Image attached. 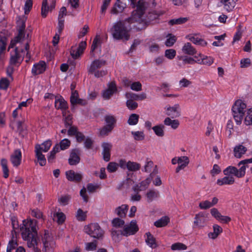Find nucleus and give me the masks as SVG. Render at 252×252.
Segmentation results:
<instances>
[{
	"label": "nucleus",
	"instance_id": "1",
	"mask_svg": "<svg viewBox=\"0 0 252 252\" xmlns=\"http://www.w3.org/2000/svg\"><path fill=\"white\" fill-rule=\"evenodd\" d=\"M36 220H35L26 221H23V226L20 229L23 238L27 241V245L29 248L33 247L34 252H40V250L35 247L36 244V236L37 235L36 229Z\"/></svg>",
	"mask_w": 252,
	"mask_h": 252
},
{
	"label": "nucleus",
	"instance_id": "2",
	"mask_svg": "<svg viewBox=\"0 0 252 252\" xmlns=\"http://www.w3.org/2000/svg\"><path fill=\"white\" fill-rule=\"evenodd\" d=\"M133 22L128 20V18L124 20H120L114 23L110 30L112 37L116 40L127 41L130 38V31L131 30V24Z\"/></svg>",
	"mask_w": 252,
	"mask_h": 252
},
{
	"label": "nucleus",
	"instance_id": "3",
	"mask_svg": "<svg viewBox=\"0 0 252 252\" xmlns=\"http://www.w3.org/2000/svg\"><path fill=\"white\" fill-rule=\"evenodd\" d=\"M246 108V104L240 99L236 101L233 105L232 108L233 115L237 125L241 124Z\"/></svg>",
	"mask_w": 252,
	"mask_h": 252
},
{
	"label": "nucleus",
	"instance_id": "4",
	"mask_svg": "<svg viewBox=\"0 0 252 252\" xmlns=\"http://www.w3.org/2000/svg\"><path fill=\"white\" fill-rule=\"evenodd\" d=\"M105 125L99 129V135L105 136L110 133L116 126L117 119L112 115H106L104 117Z\"/></svg>",
	"mask_w": 252,
	"mask_h": 252
},
{
	"label": "nucleus",
	"instance_id": "5",
	"mask_svg": "<svg viewBox=\"0 0 252 252\" xmlns=\"http://www.w3.org/2000/svg\"><path fill=\"white\" fill-rule=\"evenodd\" d=\"M147 7V3L143 0H139L136 5V9L132 12L131 16L128 18L133 23L138 22L142 19Z\"/></svg>",
	"mask_w": 252,
	"mask_h": 252
},
{
	"label": "nucleus",
	"instance_id": "6",
	"mask_svg": "<svg viewBox=\"0 0 252 252\" xmlns=\"http://www.w3.org/2000/svg\"><path fill=\"white\" fill-rule=\"evenodd\" d=\"M85 232L91 237L97 239H102L104 231L97 223H91L84 227Z\"/></svg>",
	"mask_w": 252,
	"mask_h": 252
},
{
	"label": "nucleus",
	"instance_id": "7",
	"mask_svg": "<svg viewBox=\"0 0 252 252\" xmlns=\"http://www.w3.org/2000/svg\"><path fill=\"white\" fill-rule=\"evenodd\" d=\"M24 58V49H14V52L11 53L9 63L11 65L19 66L21 64Z\"/></svg>",
	"mask_w": 252,
	"mask_h": 252
},
{
	"label": "nucleus",
	"instance_id": "8",
	"mask_svg": "<svg viewBox=\"0 0 252 252\" xmlns=\"http://www.w3.org/2000/svg\"><path fill=\"white\" fill-rule=\"evenodd\" d=\"M223 173L225 176L233 175L237 178H242L245 175V166H242L238 169L234 166H229L223 171Z\"/></svg>",
	"mask_w": 252,
	"mask_h": 252
},
{
	"label": "nucleus",
	"instance_id": "9",
	"mask_svg": "<svg viewBox=\"0 0 252 252\" xmlns=\"http://www.w3.org/2000/svg\"><path fill=\"white\" fill-rule=\"evenodd\" d=\"M139 230L138 226L135 220H132L130 224L125 225L123 230H120L121 235L128 236L135 234Z\"/></svg>",
	"mask_w": 252,
	"mask_h": 252
},
{
	"label": "nucleus",
	"instance_id": "10",
	"mask_svg": "<svg viewBox=\"0 0 252 252\" xmlns=\"http://www.w3.org/2000/svg\"><path fill=\"white\" fill-rule=\"evenodd\" d=\"M81 151L79 149L72 150L68 158V163L70 165H76L80 162Z\"/></svg>",
	"mask_w": 252,
	"mask_h": 252
},
{
	"label": "nucleus",
	"instance_id": "11",
	"mask_svg": "<svg viewBox=\"0 0 252 252\" xmlns=\"http://www.w3.org/2000/svg\"><path fill=\"white\" fill-rule=\"evenodd\" d=\"M180 113V108L179 104H177L173 106H168L166 108V114L172 119L179 117L181 115Z\"/></svg>",
	"mask_w": 252,
	"mask_h": 252
},
{
	"label": "nucleus",
	"instance_id": "12",
	"mask_svg": "<svg viewBox=\"0 0 252 252\" xmlns=\"http://www.w3.org/2000/svg\"><path fill=\"white\" fill-rule=\"evenodd\" d=\"M65 175L68 181L76 183L80 182L83 178L81 174L76 173L72 170L66 171Z\"/></svg>",
	"mask_w": 252,
	"mask_h": 252
},
{
	"label": "nucleus",
	"instance_id": "13",
	"mask_svg": "<svg viewBox=\"0 0 252 252\" xmlns=\"http://www.w3.org/2000/svg\"><path fill=\"white\" fill-rule=\"evenodd\" d=\"M106 64V61L102 60H95L94 61L90 66L88 68V72L90 74L96 71L97 69L101 68Z\"/></svg>",
	"mask_w": 252,
	"mask_h": 252
},
{
	"label": "nucleus",
	"instance_id": "14",
	"mask_svg": "<svg viewBox=\"0 0 252 252\" xmlns=\"http://www.w3.org/2000/svg\"><path fill=\"white\" fill-rule=\"evenodd\" d=\"M35 156L37 159V161L40 166H44L46 163V160L45 156L42 154L41 145L36 144L35 146Z\"/></svg>",
	"mask_w": 252,
	"mask_h": 252
},
{
	"label": "nucleus",
	"instance_id": "15",
	"mask_svg": "<svg viewBox=\"0 0 252 252\" xmlns=\"http://www.w3.org/2000/svg\"><path fill=\"white\" fill-rule=\"evenodd\" d=\"M103 149L102 154L103 155V158L105 161H108L110 159V151L112 147L111 143L107 142H104L102 144Z\"/></svg>",
	"mask_w": 252,
	"mask_h": 252
},
{
	"label": "nucleus",
	"instance_id": "16",
	"mask_svg": "<svg viewBox=\"0 0 252 252\" xmlns=\"http://www.w3.org/2000/svg\"><path fill=\"white\" fill-rule=\"evenodd\" d=\"M45 69V63L44 61H40L38 63L33 65L32 72L33 75H37L44 72Z\"/></svg>",
	"mask_w": 252,
	"mask_h": 252
},
{
	"label": "nucleus",
	"instance_id": "17",
	"mask_svg": "<svg viewBox=\"0 0 252 252\" xmlns=\"http://www.w3.org/2000/svg\"><path fill=\"white\" fill-rule=\"evenodd\" d=\"M22 153L20 149H16L10 156V161L14 166H18L21 162Z\"/></svg>",
	"mask_w": 252,
	"mask_h": 252
},
{
	"label": "nucleus",
	"instance_id": "18",
	"mask_svg": "<svg viewBox=\"0 0 252 252\" xmlns=\"http://www.w3.org/2000/svg\"><path fill=\"white\" fill-rule=\"evenodd\" d=\"M116 85L114 82H111L109 83L108 88L104 91L103 93V97L108 99L110 97L117 91Z\"/></svg>",
	"mask_w": 252,
	"mask_h": 252
},
{
	"label": "nucleus",
	"instance_id": "19",
	"mask_svg": "<svg viewBox=\"0 0 252 252\" xmlns=\"http://www.w3.org/2000/svg\"><path fill=\"white\" fill-rule=\"evenodd\" d=\"M126 7V4L123 3L120 0H117L116 3L111 9V12L113 14H118L123 11Z\"/></svg>",
	"mask_w": 252,
	"mask_h": 252
},
{
	"label": "nucleus",
	"instance_id": "20",
	"mask_svg": "<svg viewBox=\"0 0 252 252\" xmlns=\"http://www.w3.org/2000/svg\"><path fill=\"white\" fill-rule=\"evenodd\" d=\"M186 38L195 45H200L202 47H205L207 45V41L204 39L199 38L195 35H188L186 36Z\"/></svg>",
	"mask_w": 252,
	"mask_h": 252
},
{
	"label": "nucleus",
	"instance_id": "21",
	"mask_svg": "<svg viewBox=\"0 0 252 252\" xmlns=\"http://www.w3.org/2000/svg\"><path fill=\"white\" fill-rule=\"evenodd\" d=\"M235 182L234 178L233 176H226L221 179L217 180V184L219 186L231 185Z\"/></svg>",
	"mask_w": 252,
	"mask_h": 252
},
{
	"label": "nucleus",
	"instance_id": "22",
	"mask_svg": "<svg viewBox=\"0 0 252 252\" xmlns=\"http://www.w3.org/2000/svg\"><path fill=\"white\" fill-rule=\"evenodd\" d=\"M127 99H131L133 100H142L146 98V94L142 93L140 94H137L133 93H126L125 94Z\"/></svg>",
	"mask_w": 252,
	"mask_h": 252
},
{
	"label": "nucleus",
	"instance_id": "23",
	"mask_svg": "<svg viewBox=\"0 0 252 252\" xmlns=\"http://www.w3.org/2000/svg\"><path fill=\"white\" fill-rule=\"evenodd\" d=\"M55 106L56 109L65 111L68 108L67 102L63 98L56 99L55 102Z\"/></svg>",
	"mask_w": 252,
	"mask_h": 252
},
{
	"label": "nucleus",
	"instance_id": "24",
	"mask_svg": "<svg viewBox=\"0 0 252 252\" xmlns=\"http://www.w3.org/2000/svg\"><path fill=\"white\" fill-rule=\"evenodd\" d=\"M128 209V205L123 204L121 206L117 207L115 210V212L119 217L124 218L126 215Z\"/></svg>",
	"mask_w": 252,
	"mask_h": 252
},
{
	"label": "nucleus",
	"instance_id": "25",
	"mask_svg": "<svg viewBox=\"0 0 252 252\" xmlns=\"http://www.w3.org/2000/svg\"><path fill=\"white\" fill-rule=\"evenodd\" d=\"M147 236L145 239L146 243L151 248L154 249L157 247L158 245L156 240L154 236L149 232L146 233Z\"/></svg>",
	"mask_w": 252,
	"mask_h": 252
},
{
	"label": "nucleus",
	"instance_id": "26",
	"mask_svg": "<svg viewBox=\"0 0 252 252\" xmlns=\"http://www.w3.org/2000/svg\"><path fill=\"white\" fill-rule=\"evenodd\" d=\"M182 51L184 54L189 55H193L196 53L195 49L189 42H187L184 44L182 48Z\"/></svg>",
	"mask_w": 252,
	"mask_h": 252
},
{
	"label": "nucleus",
	"instance_id": "27",
	"mask_svg": "<svg viewBox=\"0 0 252 252\" xmlns=\"http://www.w3.org/2000/svg\"><path fill=\"white\" fill-rule=\"evenodd\" d=\"M51 239L52 238L49 235L48 231L45 230L44 234L42 238V241L45 249L51 247L52 244L53 243V242L51 241Z\"/></svg>",
	"mask_w": 252,
	"mask_h": 252
},
{
	"label": "nucleus",
	"instance_id": "28",
	"mask_svg": "<svg viewBox=\"0 0 252 252\" xmlns=\"http://www.w3.org/2000/svg\"><path fill=\"white\" fill-rule=\"evenodd\" d=\"M199 56L201 58V59H198V57L195 56V58L197 59V63H198L211 65L214 62L213 59L210 57H204V56L200 54H199Z\"/></svg>",
	"mask_w": 252,
	"mask_h": 252
},
{
	"label": "nucleus",
	"instance_id": "29",
	"mask_svg": "<svg viewBox=\"0 0 252 252\" xmlns=\"http://www.w3.org/2000/svg\"><path fill=\"white\" fill-rule=\"evenodd\" d=\"M246 151L247 148L243 145L237 146L234 149V156L237 158H240Z\"/></svg>",
	"mask_w": 252,
	"mask_h": 252
},
{
	"label": "nucleus",
	"instance_id": "30",
	"mask_svg": "<svg viewBox=\"0 0 252 252\" xmlns=\"http://www.w3.org/2000/svg\"><path fill=\"white\" fill-rule=\"evenodd\" d=\"M237 0H222L221 2L224 4V8L228 12L233 10Z\"/></svg>",
	"mask_w": 252,
	"mask_h": 252
},
{
	"label": "nucleus",
	"instance_id": "31",
	"mask_svg": "<svg viewBox=\"0 0 252 252\" xmlns=\"http://www.w3.org/2000/svg\"><path fill=\"white\" fill-rule=\"evenodd\" d=\"M164 124L170 126L173 129H175L179 126V121L178 120H171L170 118L167 117L164 120Z\"/></svg>",
	"mask_w": 252,
	"mask_h": 252
},
{
	"label": "nucleus",
	"instance_id": "32",
	"mask_svg": "<svg viewBox=\"0 0 252 252\" xmlns=\"http://www.w3.org/2000/svg\"><path fill=\"white\" fill-rule=\"evenodd\" d=\"M169 220L170 219L168 217H162L154 222V225L157 227H164L168 223Z\"/></svg>",
	"mask_w": 252,
	"mask_h": 252
},
{
	"label": "nucleus",
	"instance_id": "33",
	"mask_svg": "<svg viewBox=\"0 0 252 252\" xmlns=\"http://www.w3.org/2000/svg\"><path fill=\"white\" fill-rule=\"evenodd\" d=\"M213 230V232H210L208 234V236L213 239H216L222 232V228L217 224L214 225Z\"/></svg>",
	"mask_w": 252,
	"mask_h": 252
},
{
	"label": "nucleus",
	"instance_id": "34",
	"mask_svg": "<svg viewBox=\"0 0 252 252\" xmlns=\"http://www.w3.org/2000/svg\"><path fill=\"white\" fill-rule=\"evenodd\" d=\"M127 169L131 171H136L140 169L141 165L135 162L128 161L126 164Z\"/></svg>",
	"mask_w": 252,
	"mask_h": 252
},
{
	"label": "nucleus",
	"instance_id": "35",
	"mask_svg": "<svg viewBox=\"0 0 252 252\" xmlns=\"http://www.w3.org/2000/svg\"><path fill=\"white\" fill-rule=\"evenodd\" d=\"M189 20L188 17H180L177 19H173L169 21L168 24L173 26L174 25H181L186 23Z\"/></svg>",
	"mask_w": 252,
	"mask_h": 252
},
{
	"label": "nucleus",
	"instance_id": "36",
	"mask_svg": "<svg viewBox=\"0 0 252 252\" xmlns=\"http://www.w3.org/2000/svg\"><path fill=\"white\" fill-rule=\"evenodd\" d=\"M25 28V22L23 20L20 21L18 25V38L19 37H21L23 38H24Z\"/></svg>",
	"mask_w": 252,
	"mask_h": 252
},
{
	"label": "nucleus",
	"instance_id": "37",
	"mask_svg": "<svg viewBox=\"0 0 252 252\" xmlns=\"http://www.w3.org/2000/svg\"><path fill=\"white\" fill-rule=\"evenodd\" d=\"M100 37L99 35H96L95 37L94 38L91 49V54L92 56H94V51L97 48L98 45H100Z\"/></svg>",
	"mask_w": 252,
	"mask_h": 252
},
{
	"label": "nucleus",
	"instance_id": "38",
	"mask_svg": "<svg viewBox=\"0 0 252 252\" xmlns=\"http://www.w3.org/2000/svg\"><path fill=\"white\" fill-rule=\"evenodd\" d=\"M147 201L148 202H152L154 199L158 197L159 192L158 191L155 190H150L146 194Z\"/></svg>",
	"mask_w": 252,
	"mask_h": 252
},
{
	"label": "nucleus",
	"instance_id": "39",
	"mask_svg": "<svg viewBox=\"0 0 252 252\" xmlns=\"http://www.w3.org/2000/svg\"><path fill=\"white\" fill-rule=\"evenodd\" d=\"M155 134L159 137H162L164 135V126L162 125L156 126L152 127Z\"/></svg>",
	"mask_w": 252,
	"mask_h": 252
},
{
	"label": "nucleus",
	"instance_id": "40",
	"mask_svg": "<svg viewBox=\"0 0 252 252\" xmlns=\"http://www.w3.org/2000/svg\"><path fill=\"white\" fill-rule=\"evenodd\" d=\"M0 163L2 168L3 177L4 178H7L9 176V169L7 167V160L5 158H2L1 159Z\"/></svg>",
	"mask_w": 252,
	"mask_h": 252
},
{
	"label": "nucleus",
	"instance_id": "41",
	"mask_svg": "<svg viewBox=\"0 0 252 252\" xmlns=\"http://www.w3.org/2000/svg\"><path fill=\"white\" fill-rule=\"evenodd\" d=\"M50 10L49 6H48V0H43L41 6V15L43 18H45Z\"/></svg>",
	"mask_w": 252,
	"mask_h": 252
},
{
	"label": "nucleus",
	"instance_id": "42",
	"mask_svg": "<svg viewBox=\"0 0 252 252\" xmlns=\"http://www.w3.org/2000/svg\"><path fill=\"white\" fill-rule=\"evenodd\" d=\"M139 116L136 114H131L127 120V123L131 126L136 125L139 120Z\"/></svg>",
	"mask_w": 252,
	"mask_h": 252
},
{
	"label": "nucleus",
	"instance_id": "43",
	"mask_svg": "<svg viewBox=\"0 0 252 252\" xmlns=\"http://www.w3.org/2000/svg\"><path fill=\"white\" fill-rule=\"evenodd\" d=\"M162 14V13L158 12L155 11H151L148 13L147 15V19L149 22H152L156 19H157L158 17Z\"/></svg>",
	"mask_w": 252,
	"mask_h": 252
},
{
	"label": "nucleus",
	"instance_id": "44",
	"mask_svg": "<svg viewBox=\"0 0 252 252\" xmlns=\"http://www.w3.org/2000/svg\"><path fill=\"white\" fill-rule=\"evenodd\" d=\"M178 58L180 60H182L184 64H193L195 63H197V60L195 61L191 57H188L187 56H178Z\"/></svg>",
	"mask_w": 252,
	"mask_h": 252
},
{
	"label": "nucleus",
	"instance_id": "45",
	"mask_svg": "<svg viewBox=\"0 0 252 252\" xmlns=\"http://www.w3.org/2000/svg\"><path fill=\"white\" fill-rule=\"evenodd\" d=\"M244 123L247 126L252 125V108L248 110L245 118Z\"/></svg>",
	"mask_w": 252,
	"mask_h": 252
},
{
	"label": "nucleus",
	"instance_id": "46",
	"mask_svg": "<svg viewBox=\"0 0 252 252\" xmlns=\"http://www.w3.org/2000/svg\"><path fill=\"white\" fill-rule=\"evenodd\" d=\"M112 224L115 227H122L125 224V221L119 218H114L112 221Z\"/></svg>",
	"mask_w": 252,
	"mask_h": 252
},
{
	"label": "nucleus",
	"instance_id": "47",
	"mask_svg": "<svg viewBox=\"0 0 252 252\" xmlns=\"http://www.w3.org/2000/svg\"><path fill=\"white\" fill-rule=\"evenodd\" d=\"M87 212H84L81 209L77 210L76 217L79 221H84L87 218Z\"/></svg>",
	"mask_w": 252,
	"mask_h": 252
},
{
	"label": "nucleus",
	"instance_id": "48",
	"mask_svg": "<svg viewBox=\"0 0 252 252\" xmlns=\"http://www.w3.org/2000/svg\"><path fill=\"white\" fill-rule=\"evenodd\" d=\"M126 105L129 110H133L137 108L138 103L131 99H127Z\"/></svg>",
	"mask_w": 252,
	"mask_h": 252
},
{
	"label": "nucleus",
	"instance_id": "49",
	"mask_svg": "<svg viewBox=\"0 0 252 252\" xmlns=\"http://www.w3.org/2000/svg\"><path fill=\"white\" fill-rule=\"evenodd\" d=\"M79 98L78 93L77 91H72L70 97V101L72 105H76V101Z\"/></svg>",
	"mask_w": 252,
	"mask_h": 252
},
{
	"label": "nucleus",
	"instance_id": "50",
	"mask_svg": "<svg viewBox=\"0 0 252 252\" xmlns=\"http://www.w3.org/2000/svg\"><path fill=\"white\" fill-rule=\"evenodd\" d=\"M171 249L172 250H186L187 247L184 244L181 243H176L172 245Z\"/></svg>",
	"mask_w": 252,
	"mask_h": 252
},
{
	"label": "nucleus",
	"instance_id": "51",
	"mask_svg": "<svg viewBox=\"0 0 252 252\" xmlns=\"http://www.w3.org/2000/svg\"><path fill=\"white\" fill-rule=\"evenodd\" d=\"M131 134L133 136L134 139L137 141L142 140L145 137L144 133L142 131H132Z\"/></svg>",
	"mask_w": 252,
	"mask_h": 252
},
{
	"label": "nucleus",
	"instance_id": "52",
	"mask_svg": "<svg viewBox=\"0 0 252 252\" xmlns=\"http://www.w3.org/2000/svg\"><path fill=\"white\" fill-rule=\"evenodd\" d=\"M41 145V152H47L52 145V141L50 140H46L42 143Z\"/></svg>",
	"mask_w": 252,
	"mask_h": 252
},
{
	"label": "nucleus",
	"instance_id": "53",
	"mask_svg": "<svg viewBox=\"0 0 252 252\" xmlns=\"http://www.w3.org/2000/svg\"><path fill=\"white\" fill-rule=\"evenodd\" d=\"M70 198L69 195H63L58 198V201L61 205L65 206L68 204Z\"/></svg>",
	"mask_w": 252,
	"mask_h": 252
},
{
	"label": "nucleus",
	"instance_id": "54",
	"mask_svg": "<svg viewBox=\"0 0 252 252\" xmlns=\"http://www.w3.org/2000/svg\"><path fill=\"white\" fill-rule=\"evenodd\" d=\"M70 145V141L68 139H64L60 143V149L62 150H64L69 148Z\"/></svg>",
	"mask_w": 252,
	"mask_h": 252
},
{
	"label": "nucleus",
	"instance_id": "55",
	"mask_svg": "<svg viewBox=\"0 0 252 252\" xmlns=\"http://www.w3.org/2000/svg\"><path fill=\"white\" fill-rule=\"evenodd\" d=\"M176 54V52L174 49H167L165 51V57L169 60L174 58Z\"/></svg>",
	"mask_w": 252,
	"mask_h": 252
},
{
	"label": "nucleus",
	"instance_id": "56",
	"mask_svg": "<svg viewBox=\"0 0 252 252\" xmlns=\"http://www.w3.org/2000/svg\"><path fill=\"white\" fill-rule=\"evenodd\" d=\"M97 241L94 240L92 242L87 243L86 244V250L87 251L95 250L97 247Z\"/></svg>",
	"mask_w": 252,
	"mask_h": 252
},
{
	"label": "nucleus",
	"instance_id": "57",
	"mask_svg": "<svg viewBox=\"0 0 252 252\" xmlns=\"http://www.w3.org/2000/svg\"><path fill=\"white\" fill-rule=\"evenodd\" d=\"M119 164L116 162H111L109 163L107 169L109 172H115L118 168Z\"/></svg>",
	"mask_w": 252,
	"mask_h": 252
},
{
	"label": "nucleus",
	"instance_id": "58",
	"mask_svg": "<svg viewBox=\"0 0 252 252\" xmlns=\"http://www.w3.org/2000/svg\"><path fill=\"white\" fill-rule=\"evenodd\" d=\"M130 89L134 91H140L142 90V84L139 81L133 82L131 85Z\"/></svg>",
	"mask_w": 252,
	"mask_h": 252
},
{
	"label": "nucleus",
	"instance_id": "59",
	"mask_svg": "<svg viewBox=\"0 0 252 252\" xmlns=\"http://www.w3.org/2000/svg\"><path fill=\"white\" fill-rule=\"evenodd\" d=\"M9 85V81L6 78H2L0 80V89L6 90Z\"/></svg>",
	"mask_w": 252,
	"mask_h": 252
},
{
	"label": "nucleus",
	"instance_id": "60",
	"mask_svg": "<svg viewBox=\"0 0 252 252\" xmlns=\"http://www.w3.org/2000/svg\"><path fill=\"white\" fill-rule=\"evenodd\" d=\"M70 52L71 57L74 59H77L82 54L80 51L77 49V48H75L73 47H71Z\"/></svg>",
	"mask_w": 252,
	"mask_h": 252
},
{
	"label": "nucleus",
	"instance_id": "61",
	"mask_svg": "<svg viewBox=\"0 0 252 252\" xmlns=\"http://www.w3.org/2000/svg\"><path fill=\"white\" fill-rule=\"evenodd\" d=\"M32 6V0H27L25 5L24 10L25 14H27L31 10Z\"/></svg>",
	"mask_w": 252,
	"mask_h": 252
},
{
	"label": "nucleus",
	"instance_id": "62",
	"mask_svg": "<svg viewBox=\"0 0 252 252\" xmlns=\"http://www.w3.org/2000/svg\"><path fill=\"white\" fill-rule=\"evenodd\" d=\"M189 158L187 156H182L181 157H179L177 158V162H178V164H180V165L182 164V163L183 164H185V165L187 166L189 164Z\"/></svg>",
	"mask_w": 252,
	"mask_h": 252
},
{
	"label": "nucleus",
	"instance_id": "63",
	"mask_svg": "<svg viewBox=\"0 0 252 252\" xmlns=\"http://www.w3.org/2000/svg\"><path fill=\"white\" fill-rule=\"evenodd\" d=\"M94 141L90 137H87L85 139L84 146L87 149H91L93 148Z\"/></svg>",
	"mask_w": 252,
	"mask_h": 252
},
{
	"label": "nucleus",
	"instance_id": "64",
	"mask_svg": "<svg viewBox=\"0 0 252 252\" xmlns=\"http://www.w3.org/2000/svg\"><path fill=\"white\" fill-rule=\"evenodd\" d=\"M54 217H57V221L59 223H63L65 219V215L62 212H57L54 215Z\"/></svg>",
	"mask_w": 252,
	"mask_h": 252
}]
</instances>
